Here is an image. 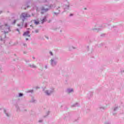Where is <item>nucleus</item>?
Segmentation results:
<instances>
[{"mask_svg":"<svg viewBox=\"0 0 124 124\" xmlns=\"http://www.w3.org/2000/svg\"><path fill=\"white\" fill-rule=\"evenodd\" d=\"M27 46V44H24V46Z\"/></svg>","mask_w":124,"mask_h":124,"instance_id":"cd10ccee","label":"nucleus"},{"mask_svg":"<svg viewBox=\"0 0 124 124\" xmlns=\"http://www.w3.org/2000/svg\"><path fill=\"white\" fill-rule=\"evenodd\" d=\"M0 72H1V69H0Z\"/></svg>","mask_w":124,"mask_h":124,"instance_id":"473e14b6","label":"nucleus"},{"mask_svg":"<svg viewBox=\"0 0 124 124\" xmlns=\"http://www.w3.org/2000/svg\"><path fill=\"white\" fill-rule=\"evenodd\" d=\"M39 123H42V120H39Z\"/></svg>","mask_w":124,"mask_h":124,"instance_id":"bb28decb","label":"nucleus"},{"mask_svg":"<svg viewBox=\"0 0 124 124\" xmlns=\"http://www.w3.org/2000/svg\"><path fill=\"white\" fill-rule=\"evenodd\" d=\"M79 104L78 103H76L73 105V107H76L77 106H78Z\"/></svg>","mask_w":124,"mask_h":124,"instance_id":"ddd939ff","label":"nucleus"},{"mask_svg":"<svg viewBox=\"0 0 124 124\" xmlns=\"http://www.w3.org/2000/svg\"><path fill=\"white\" fill-rule=\"evenodd\" d=\"M49 54L51 55V56H53V53L51 51L49 52Z\"/></svg>","mask_w":124,"mask_h":124,"instance_id":"f3484780","label":"nucleus"},{"mask_svg":"<svg viewBox=\"0 0 124 124\" xmlns=\"http://www.w3.org/2000/svg\"><path fill=\"white\" fill-rule=\"evenodd\" d=\"M3 110L6 114V116H7V117H9V115L8 114V113H7V112H6V110H5V109H3Z\"/></svg>","mask_w":124,"mask_h":124,"instance_id":"f8f14e48","label":"nucleus"},{"mask_svg":"<svg viewBox=\"0 0 124 124\" xmlns=\"http://www.w3.org/2000/svg\"><path fill=\"white\" fill-rule=\"evenodd\" d=\"M17 27H19V29H23L24 27V23L23 22L17 24Z\"/></svg>","mask_w":124,"mask_h":124,"instance_id":"6e6552de","label":"nucleus"},{"mask_svg":"<svg viewBox=\"0 0 124 124\" xmlns=\"http://www.w3.org/2000/svg\"><path fill=\"white\" fill-rule=\"evenodd\" d=\"M124 72V71H121V73H123Z\"/></svg>","mask_w":124,"mask_h":124,"instance_id":"7c9ffc66","label":"nucleus"},{"mask_svg":"<svg viewBox=\"0 0 124 124\" xmlns=\"http://www.w3.org/2000/svg\"><path fill=\"white\" fill-rule=\"evenodd\" d=\"M105 124H110L109 122H106L105 123Z\"/></svg>","mask_w":124,"mask_h":124,"instance_id":"5701e85b","label":"nucleus"},{"mask_svg":"<svg viewBox=\"0 0 124 124\" xmlns=\"http://www.w3.org/2000/svg\"><path fill=\"white\" fill-rule=\"evenodd\" d=\"M36 10H37V7H36Z\"/></svg>","mask_w":124,"mask_h":124,"instance_id":"72a5a7b5","label":"nucleus"},{"mask_svg":"<svg viewBox=\"0 0 124 124\" xmlns=\"http://www.w3.org/2000/svg\"><path fill=\"white\" fill-rule=\"evenodd\" d=\"M54 14H55V15H58V14H59V13H54Z\"/></svg>","mask_w":124,"mask_h":124,"instance_id":"a878e982","label":"nucleus"},{"mask_svg":"<svg viewBox=\"0 0 124 124\" xmlns=\"http://www.w3.org/2000/svg\"><path fill=\"white\" fill-rule=\"evenodd\" d=\"M0 30H2V32H4L3 35L4 37H5V33H7V32H9V31H10V27H9L7 24L0 25Z\"/></svg>","mask_w":124,"mask_h":124,"instance_id":"f257e3e1","label":"nucleus"},{"mask_svg":"<svg viewBox=\"0 0 124 124\" xmlns=\"http://www.w3.org/2000/svg\"><path fill=\"white\" fill-rule=\"evenodd\" d=\"M23 36H28V37H30V36H31V35H30V31H27L23 33Z\"/></svg>","mask_w":124,"mask_h":124,"instance_id":"423d86ee","label":"nucleus"},{"mask_svg":"<svg viewBox=\"0 0 124 124\" xmlns=\"http://www.w3.org/2000/svg\"><path fill=\"white\" fill-rule=\"evenodd\" d=\"M46 16H44V17L42 19H41L42 24H43L44 22H46Z\"/></svg>","mask_w":124,"mask_h":124,"instance_id":"1a4fd4ad","label":"nucleus"},{"mask_svg":"<svg viewBox=\"0 0 124 124\" xmlns=\"http://www.w3.org/2000/svg\"><path fill=\"white\" fill-rule=\"evenodd\" d=\"M72 15H73L72 14H71L70 15V16H72Z\"/></svg>","mask_w":124,"mask_h":124,"instance_id":"c756f323","label":"nucleus"},{"mask_svg":"<svg viewBox=\"0 0 124 124\" xmlns=\"http://www.w3.org/2000/svg\"><path fill=\"white\" fill-rule=\"evenodd\" d=\"M33 59H34V57H33Z\"/></svg>","mask_w":124,"mask_h":124,"instance_id":"58836bf2","label":"nucleus"},{"mask_svg":"<svg viewBox=\"0 0 124 124\" xmlns=\"http://www.w3.org/2000/svg\"><path fill=\"white\" fill-rule=\"evenodd\" d=\"M16 23V20H14L13 23V25H14V24H15Z\"/></svg>","mask_w":124,"mask_h":124,"instance_id":"6ab92c4d","label":"nucleus"},{"mask_svg":"<svg viewBox=\"0 0 124 124\" xmlns=\"http://www.w3.org/2000/svg\"><path fill=\"white\" fill-rule=\"evenodd\" d=\"M45 91V93L46 95H51L52 93H54L53 88L50 89L49 90H44Z\"/></svg>","mask_w":124,"mask_h":124,"instance_id":"20e7f679","label":"nucleus"},{"mask_svg":"<svg viewBox=\"0 0 124 124\" xmlns=\"http://www.w3.org/2000/svg\"><path fill=\"white\" fill-rule=\"evenodd\" d=\"M47 5H46L45 6H46Z\"/></svg>","mask_w":124,"mask_h":124,"instance_id":"e433bc0d","label":"nucleus"},{"mask_svg":"<svg viewBox=\"0 0 124 124\" xmlns=\"http://www.w3.org/2000/svg\"><path fill=\"white\" fill-rule=\"evenodd\" d=\"M43 2H45V3H46V4H47L48 3H49V2H50V1H51V0H42Z\"/></svg>","mask_w":124,"mask_h":124,"instance_id":"9d476101","label":"nucleus"},{"mask_svg":"<svg viewBox=\"0 0 124 124\" xmlns=\"http://www.w3.org/2000/svg\"><path fill=\"white\" fill-rule=\"evenodd\" d=\"M27 26H28V24L25 23V28H27Z\"/></svg>","mask_w":124,"mask_h":124,"instance_id":"412c9836","label":"nucleus"},{"mask_svg":"<svg viewBox=\"0 0 124 124\" xmlns=\"http://www.w3.org/2000/svg\"><path fill=\"white\" fill-rule=\"evenodd\" d=\"M46 68H47V66H46Z\"/></svg>","mask_w":124,"mask_h":124,"instance_id":"c9c22d12","label":"nucleus"},{"mask_svg":"<svg viewBox=\"0 0 124 124\" xmlns=\"http://www.w3.org/2000/svg\"><path fill=\"white\" fill-rule=\"evenodd\" d=\"M30 27H32V25H31Z\"/></svg>","mask_w":124,"mask_h":124,"instance_id":"f704fd0d","label":"nucleus"},{"mask_svg":"<svg viewBox=\"0 0 124 124\" xmlns=\"http://www.w3.org/2000/svg\"><path fill=\"white\" fill-rule=\"evenodd\" d=\"M66 92L68 93H73L74 90H73V89H72V88H68L67 89Z\"/></svg>","mask_w":124,"mask_h":124,"instance_id":"0eeeda50","label":"nucleus"},{"mask_svg":"<svg viewBox=\"0 0 124 124\" xmlns=\"http://www.w3.org/2000/svg\"><path fill=\"white\" fill-rule=\"evenodd\" d=\"M117 110H118V107H115V108H114V111H117Z\"/></svg>","mask_w":124,"mask_h":124,"instance_id":"dca6fc26","label":"nucleus"},{"mask_svg":"<svg viewBox=\"0 0 124 124\" xmlns=\"http://www.w3.org/2000/svg\"><path fill=\"white\" fill-rule=\"evenodd\" d=\"M31 67H32V68H33L36 67V66H35V65L32 64V65H31Z\"/></svg>","mask_w":124,"mask_h":124,"instance_id":"4468645a","label":"nucleus"},{"mask_svg":"<svg viewBox=\"0 0 124 124\" xmlns=\"http://www.w3.org/2000/svg\"><path fill=\"white\" fill-rule=\"evenodd\" d=\"M33 91L32 90H31V91H30L29 92L30 93H32Z\"/></svg>","mask_w":124,"mask_h":124,"instance_id":"c85d7f7f","label":"nucleus"},{"mask_svg":"<svg viewBox=\"0 0 124 124\" xmlns=\"http://www.w3.org/2000/svg\"><path fill=\"white\" fill-rule=\"evenodd\" d=\"M16 31H18L19 33H20V31H19V29H16Z\"/></svg>","mask_w":124,"mask_h":124,"instance_id":"aec40b11","label":"nucleus"},{"mask_svg":"<svg viewBox=\"0 0 124 124\" xmlns=\"http://www.w3.org/2000/svg\"><path fill=\"white\" fill-rule=\"evenodd\" d=\"M19 96L20 97L21 96H23V93H19Z\"/></svg>","mask_w":124,"mask_h":124,"instance_id":"2eb2a0df","label":"nucleus"},{"mask_svg":"<svg viewBox=\"0 0 124 124\" xmlns=\"http://www.w3.org/2000/svg\"><path fill=\"white\" fill-rule=\"evenodd\" d=\"M1 41L3 40V37H2V36L1 37Z\"/></svg>","mask_w":124,"mask_h":124,"instance_id":"393cba45","label":"nucleus"},{"mask_svg":"<svg viewBox=\"0 0 124 124\" xmlns=\"http://www.w3.org/2000/svg\"><path fill=\"white\" fill-rule=\"evenodd\" d=\"M69 8V5H68L66 6V8H67V9H68V8Z\"/></svg>","mask_w":124,"mask_h":124,"instance_id":"a211bd4d","label":"nucleus"},{"mask_svg":"<svg viewBox=\"0 0 124 124\" xmlns=\"http://www.w3.org/2000/svg\"><path fill=\"white\" fill-rule=\"evenodd\" d=\"M100 109H103V110H104L105 108L104 107H102V108H100Z\"/></svg>","mask_w":124,"mask_h":124,"instance_id":"b1692460","label":"nucleus"},{"mask_svg":"<svg viewBox=\"0 0 124 124\" xmlns=\"http://www.w3.org/2000/svg\"><path fill=\"white\" fill-rule=\"evenodd\" d=\"M38 31H39L37 30H36L35 31V32H36V33L38 32Z\"/></svg>","mask_w":124,"mask_h":124,"instance_id":"4be33fe9","label":"nucleus"},{"mask_svg":"<svg viewBox=\"0 0 124 124\" xmlns=\"http://www.w3.org/2000/svg\"><path fill=\"white\" fill-rule=\"evenodd\" d=\"M27 7H29V6H27Z\"/></svg>","mask_w":124,"mask_h":124,"instance_id":"4c0bfd02","label":"nucleus"},{"mask_svg":"<svg viewBox=\"0 0 124 124\" xmlns=\"http://www.w3.org/2000/svg\"><path fill=\"white\" fill-rule=\"evenodd\" d=\"M55 5H50L47 6V8H45V7H42L41 8V13L43 14L44 12H47L48 10H50V9H53L54 7H55Z\"/></svg>","mask_w":124,"mask_h":124,"instance_id":"f03ea898","label":"nucleus"},{"mask_svg":"<svg viewBox=\"0 0 124 124\" xmlns=\"http://www.w3.org/2000/svg\"><path fill=\"white\" fill-rule=\"evenodd\" d=\"M51 64L52 66H55L56 64H57V58H52L51 61Z\"/></svg>","mask_w":124,"mask_h":124,"instance_id":"39448f33","label":"nucleus"},{"mask_svg":"<svg viewBox=\"0 0 124 124\" xmlns=\"http://www.w3.org/2000/svg\"><path fill=\"white\" fill-rule=\"evenodd\" d=\"M29 17H31V15L28 14L27 13H22L20 16V18H23L22 19L23 22H24L26 18H29Z\"/></svg>","mask_w":124,"mask_h":124,"instance_id":"7ed1b4c3","label":"nucleus"},{"mask_svg":"<svg viewBox=\"0 0 124 124\" xmlns=\"http://www.w3.org/2000/svg\"><path fill=\"white\" fill-rule=\"evenodd\" d=\"M26 40H29V39L28 38H26Z\"/></svg>","mask_w":124,"mask_h":124,"instance_id":"2f4dec72","label":"nucleus"},{"mask_svg":"<svg viewBox=\"0 0 124 124\" xmlns=\"http://www.w3.org/2000/svg\"><path fill=\"white\" fill-rule=\"evenodd\" d=\"M33 21L34 24H35V25H39V21H36V20H33Z\"/></svg>","mask_w":124,"mask_h":124,"instance_id":"9b49d317","label":"nucleus"}]
</instances>
